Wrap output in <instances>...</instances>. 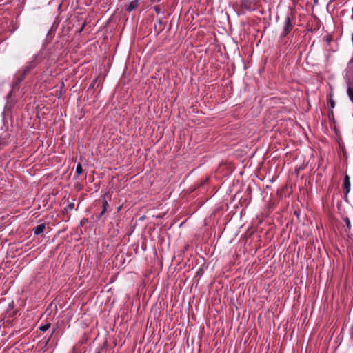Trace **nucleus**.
I'll return each instance as SVG.
<instances>
[{"label":"nucleus","mask_w":353,"mask_h":353,"mask_svg":"<svg viewBox=\"0 0 353 353\" xmlns=\"http://www.w3.org/2000/svg\"><path fill=\"white\" fill-rule=\"evenodd\" d=\"M38 58V54L34 55L32 59L28 61L26 65L15 74L11 83L12 89L9 93V96L19 91L21 82L23 81L26 76L37 66L39 63Z\"/></svg>","instance_id":"1"},{"label":"nucleus","mask_w":353,"mask_h":353,"mask_svg":"<svg viewBox=\"0 0 353 353\" xmlns=\"http://www.w3.org/2000/svg\"><path fill=\"white\" fill-rule=\"evenodd\" d=\"M6 143V139L5 137L0 136V147L4 145Z\"/></svg>","instance_id":"10"},{"label":"nucleus","mask_w":353,"mask_h":353,"mask_svg":"<svg viewBox=\"0 0 353 353\" xmlns=\"http://www.w3.org/2000/svg\"><path fill=\"white\" fill-rule=\"evenodd\" d=\"M106 212V210L105 209H102V210L101 211L99 215V218H101Z\"/></svg>","instance_id":"14"},{"label":"nucleus","mask_w":353,"mask_h":353,"mask_svg":"<svg viewBox=\"0 0 353 353\" xmlns=\"http://www.w3.org/2000/svg\"><path fill=\"white\" fill-rule=\"evenodd\" d=\"M83 172V168L80 163H79L76 168V174L79 176Z\"/></svg>","instance_id":"8"},{"label":"nucleus","mask_w":353,"mask_h":353,"mask_svg":"<svg viewBox=\"0 0 353 353\" xmlns=\"http://www.w3.org/2000/svg\"><path fill=\"white\" fill-rule=\"evenodd\" d=\"M74 208V203H70L65 208L66 210H71Z\"/></svg>","instance_id":"12"},{"label":"nucleus","mask_w":353,"mask_h":353,"mask_svg":"<svg viewBox=\"0 0 353 353\" xmlns=\"http://www.w3.org/2000/svg\"><path fill=\"white\" fill-rule=\"evenodd\" d=\"M314 4L317 5L319 3V0H313Z\"/></svg>","instance_id":"16"},{"label":"nucleus","mask_w":353,"mask_h":353,"mask_svg":"<svg viewBox=\"0 0 353 353\" xmlns=\"http://www.w3.org/2000/svg\"><path fill=\"white\" fill-rule=\"evenodd\" d=\"M343 219L345 221V223H346V226H347V228H346L345 231L347 232H349L350 231V230H351L350 220V219L347 216H343Z\"/></svg>","instance_id":"7"},{"label":"nucleus","mask_w":353,"mask_h":353,"mask_svg":"<svg viewBox=\"0 0 353 353\" xmlns=\"http://www.w3.org/2000/svg\"><path fill=\"white\" fill-rule=\"evenodd\" d=\"M46 224L41 223V224L37 225L36 227H34V228H32V231H33L34 235L38 236V235L41 234V233H43L44 232V230H46Z\"/></svg>","instance_id":"4"},{"label":"nucleus","mask_w":353,"mask_h":353,"mask_svg":"<svg viewBox=\"0 0 353 353\" xmlns=\"http://www.w3.org/2000/svg\"><path fill=\"white\" fill-rule=\"evenodd\" d=\"M343 186H344V189L345 190V193L347 194L350 190V176L347 174L345 176V178H344Z\"/></svg>","instance_id":"6"},{"label":"nucleus","mask_w":353,"mask_h":353,"mask_svg":"<svg viewBox=\"0 0 353 353\" xmlns=\"http://www.w3.org/2000/svg\"><path fill=\"white\" fill-rule=\"evenodd\" d=\"M293 18L294 14L292 12L288 14L285 18L284 25L283 27V31L281 34V37H286L292 30L294 27V23H292Z\"/></svg>","instance_id":"2"},{"label":"nucleus","mask_w":353,"mask_h":353,"mask_svg":"<svg viewBox=\"0 0 353 353\" xmlns=\"http://www.w3.org/2000/svg\"><path fill=\"white\" fill-rule=\"evenodd\" d=\"M207 180L208 179H205L201 184H203V183H206Z\"/></svg>","instance_id":"18"},{"label":"nucleus","mask_w":353,"mask_h":353,"mask_svg":"<svg viewBox=\"0 0 353 353\" xmlns=\"http://www.w3.org/2000/svg\"><path fill=\"white\" fill-rule=\"evenodd\" d=\"M256 0H241V7L248 11L255 10Z\"/></svg>","instance_id":"3"},{"label":"nucleus","mask_w":353,"mask_h":353,"mask_svg":"<svg viewBox=\"0 0 353 353\" xmlns=\"http://www.w3.org/2000/svg\"><path fill=\"white\" fill-rule=\"evenodd\" d=\"M102 209H105L107 210V208L108 207V203L105 199L103 200Z\"/></svg>","instance_id":"11"},{"label":"nucleus","mask_w":353,"mask_h":353,"mask_svg":"<svg viewBox=\"0 0 353 353\" xmlns=\"http://www.w3.org/2000/svg\"><path fill=\"white\" fill-rule=\"evenodd\" d=\"M139 0H133L125 6V10L130 12L137 8Z\"/></svg>","instance_id":"5"},{"label":"nucleus","mask_w":353,"mask_h":353,"mask_svg":"<svg viewBox=\"0 0 353 353\" xmlns=\"http://www.w3.org/2000/svg\"><path fill=\"white\" fill-rule=\"evenodd\" d=\"M155 10L157 12H159V8L157 7H155Z\"/></svg>","instance_id":"17"},{"label":"nucleus","mask_w":353,"mask_h":353,"mask_svg":"<svg viewBox=\"0 0 353 353\" xmlns=\"http://www.w3.org/2000/svg\"><path fill=\"white\" fill-rule=\"evenodd\" d=\"M50 323H46L45 325H42L39 327V330L41 331V332H46L47 331L50 327Z\"/></svg>","instance_id":"9"},{"label":"nucleus","mask_w":353,"mask_h":353,"mask_svg":"<svg viewBox=\"0 0 353 353\" xmlns=\"http://www.w3.org/2000/svg\"><path fill=\"white\" fill-rule=\"evenodd\" d=\"M56 331H57V330H56V329H54V330H52V334H51L50 336L49 337V339H48V341H49L51 339V338H52V337L53 336V335L55 334Z\"/></svg>","instance_id":"15"},{"label":"nucleus","mask_w":353,"mask_h":353,"mask_svg":"<svg viewBox=\"0 0 353 353\" xmlns=\"http://www.w3.org/2000/svg\"><path fill=\"white\" fill-rule=\"evenodd\" d=\"M334 101L332 100V99H330V108H333L334 107Z\"/></svg>","instance_id":"13"}]
</instances>
